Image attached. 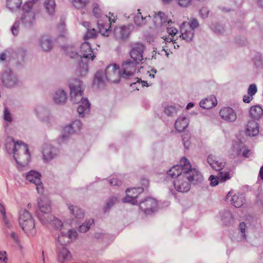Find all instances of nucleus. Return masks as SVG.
<instances>
[{"label": "nucleus", "mask_w": 263, "mask_h": 263, "mask_svg": "<svg viewBox=\"0 0 263 263\" xmlns=\"http://www.w3.org/2000/svg\"><path fill=\"white\" fill-rule=\"evenodd\" d=\"M71 101L73 104L80 103L77 111L80 116L83 117L89 111L90 104L87 99L83 97L84 86L82 81L78 79L69 82Z\"/></svg>", "instance_id": "f257e3e1"}, {"label": "nucleus", "mask_w": 263, "mask_h": 263, "mask_svg": "<svg viewBox=\"0 0 263 263\" xmlns=\"http://www.w3.org/2000/svg\"><path fill=\"white\" fill-rule=\"evenodd\" d=\"M185 170H186L185 169ZM203 180V177L200 172L196 168H193L190 171H185L184 173L178 176L174 181V186L179 192L184 193L188 192L191 187L190 182L194 183H200Z\"/></svg>", "instance_id": "f03ea898"}, {"label": "nucleus", "mask_w": 263, "mask_h": 263, "mask_svg": "<svg viewBox=\"0 0 263 263\" xmlns=\"http://www.w3.org/2000/svg\"><path fill=\"white\" fill-rule=\"evenodd\" d=\"M122 72L120 67L116 64H110L107 66L105 72L98 71L96 74L94 83L98 87L103 85L105 81L117 83L119 82Z\"/></svg>", "instance_id": "7ed1b4c3"}, {"label": "nucleus", "mask_w": 263, "mask_h": 263, "mask_svg": "<svg viewBox=\"0 0 263 263\" xmlns=\"http://www.w3.org/2000/svg\"><path fill=\"white\" fill-rule=\"evenodd\" d=\"M79 55V72L81 76H84L88 71V66L86 62L84 61L83 58H84L85 60L87 59L93 60L95 57L90 45L88 43L84 42L81 45Z\"/></svg>", "instance_id": "20e7f679"}, {"label": "nucleus", "mask_w": 263, "mask_h": 263, "mask_svg": "<svg viewBox=\"0 0 263 263\" xmlns=\"http://www.w3.org/2000/svg\"><path fill=\"white\" fill-rule=\"evenodd\" d=\"M13 157L16 162L23 166L27 165L30 160L28 145L20 141H16Z\"/></svg>", "instance_id": "39448f33"}, {"label": "nucleus", "mask_w": 263, "mask_h": 263, "mask_svg": "<svg viewBox=\"0 0 263 263\" xmlns=\"http://www.w3.org/2000/svg\"><path fill=\"white\" fill-rule=\"evenodd\" d=\"M38 2L39 0H32L23 5L22 23L24 27L30 28L34 24L35 16L34 12L32 10Z\"/></svg>", "instance_id": "423d86ee"}, {"label": "nucleus", "mask_w": 263, "mask_h": 263, "mask_svg": "<svg viewBox=\"0 0 263 263\" xmlns=\"http://www.w3.org/2000/svg\"><path fill=\"white\" fill-rule=\"evenodd\" d=\"M186 171H190L193 169L190 162L186 158H182L180 161V164L173 166L168 171V174L172 178L177 177L183 174Z\"/></svg>", "instance_id": "0eeeda50"}, {"label": "nucleus", "mask_w": 263, "mask_h": 263, "mask_svg": "<svg viewBox=\"0 0 263 263\" xmlns=\"http://www.w3.org/2000/svg\"><path fill=\"white\" fill-rule=\"evenodd\" d=\"M140 63L133 60H127L122 65L121 77L123 79H128L129 77L134 75L137 69V66Z\"/></svg>", "instance_id": "6e6552de"}, {"label": "nucleus", "mask_w": 263, "mask_h": 263, "mask_svg": "<svg viewBox=\"0 0 263 263\" xmlns=\"http://www.w3.org/2000/svg\"><path fill=\"white\" fill-rule=\"evenodd\" d=\"M158 206L157 201L151 197H147L139 202V208L146 214H151L154 212Z\"/></svg>", "instance_id": "1a4fd4ad"}, {"label": "nucleus", "mask_w": 263, "mask_h": 263, "mask_svg": "<svg viewBox=\"0 0 263 263\" xmlns=\"http://www.w3.org/2000/svg\"><path fill=\"white\" fill-rule=\"evenodd\" d=\"M0 79L3 85L8 88L14 86L18 82L17 78L9 69L6 70L1 74Z\"/></svg>", "instance_id": "9d476101"}, {"label": "nucleus", "mask_w": 263, "mask_h": 263, "mask_svg": "<svg viewBox=\"0 0 263 263\" xmlns=\"http://www.w3.org/2000/svg\"><path fill=\"white\" fill-rule=\"evenodd\" d=\"M77 236V232L74 230H69L67 233L61 232L58 237L55 245L65 246L67 243L75 239Z\"/></svg>", "instance_id": "9b49d317"}, {"label": "nucleus", "mask_w": 263, "mask_h": 263, "mask_svg": "<svg viewBox=\"0 0 263 263\" xmlns=\"http://www.w3.org/2000/svg\"><path fill=\"white\" fill-rule=\"evenodd\" d=\"M144 49L145 46L141 43H135L132 45L130 52L132 60L141 63L143 60V54Z\"/></svg>", "instance_id": "f8f14e48"}, {"label": "nucleus", "mask_w": 263, "mask_h": 263, "mask_svg": "<svg viewBox=\"0 0 263 263\" xmlns=\"http://www.w3.org/2000/svg\"><path fill=\"white\" fill-rule=\"evenodd\" d=\"M41 174L35 171H30L26 175V179L30 182L36 185V189L39 193L42 194L43 192V184L41 180Z\"/></svg>", "instance_id": "ddd939ff"}, {"label": "nucleus", "mask_w": 263, "mask_h": 263, "mask_svg": "<svg viewBox=\"0 0 263 263\" xmlns=\"http://www.w3.org/2000/svg\"><path fill=\"white\" fill-rule=\"evenodd\" d=\"M132 25L116 26L114 29V35L117 40H121L128 37L133 29Z\"/></svg>", "instance_id": "4468645a"}, {"label": "nucleus", "mask_w": 263, "mask_h": 263, "mask_svg": "<svg viewBox=\"0 0 263 263\" xmlns=\"http://www.w3.org/2000/svg\"><path fill=\"white\" fill-rule=\"evenodd\" d=\"M56 252L57 260L60 263H65L69 261L72 258L70 252L65 246H59L57 245Z\"/></svg>", "instance_id": "2eb2a0df"}, {"label": "nucleus", "mask_w": 263, "mask_h": 263, "mask_svg": "<svg viewBox=\"0 0 263 263\" xmlns=\"http://www.w3.org/2000/svg\"><path fill=\"white\" fill-rule=\"evenodd\" d=\"M58 149L50 145L44 146L42 150L43 160L45 162H48L53 159L56 158L59 155Z\"/></svg>", "instance_id": "dca6fc26"}, {"label": "nucleus", "mask_w": 263, "mask_h": 263, "mask_svg": "<svg viewBox=\"0 0 263 263\" xmlns=\"http://www.w3.org/2000/svg\"><path fill=\"white\" fill-rule=\"evenodd\" d=\"M221 118L227 122H234L237 119L235 111L231 107H226L221 108L219 111Z\"/></svg>", "instance_id": "f3484780"}, {"label": "nucleus", "mask_w": 263, "mask_h": 263, "mask_svg": "<svg viewBox=\"0 0 263 263\" xmlns=\"http://www.w3.org/2000/svg\"><path fill=\"white\" fill-rule=\"evenodd\" d=\"M231 197V202L235 208H238L241 207L245 203V197L242 194L236 193L233 194L232 191H230L226 198L228 199Z\"/></svg>", "instance_id": "a211bd4d"}, {"label": "nucleus", "mask_w": 263, "mask_h": 263, "mask_svg": "<svg viewBox=\"0 0 263 263\" xmlns=\"http://www.w3.org/2000/svg\"><path fill=\"white\" fill-rule=\"evenodd\" d=\"M20 226L28 236H34L35 234L34 221L32 218L24 222L23 224H20Z\"/></svg>", "instance_id": "6ab92c4d"}, {"label": "nucleus", "mask_w": 263, "mask_h": 263, "mask_svg": "<svg viewBox=\"0 0 263 263\" xmlns=\"http://www.w3.org/2000/svg\"><path fill=\"white\" fill-rule=\"evenodd\" d=\"M246 135L249 137H254L258 134V124L255 120H250L248 122L246 129Z\"/></svg>", "instance_id": "aec40b11"}, {"label": "nucleus", "mask_w": 263, "mask_h": 263, "mask_svg": "<svg viewBox=\"0 0 263 263\" xmlns=\"http://www.w3.org/2000/svg\"><path fill=\"white\" fill-rule=\"evenodd\" d=\"M154 22L158 24H161L165 26H170L172 23L171 19H168L166 14L161 11L154 14Z\"/></svg>", "instance_id": "412c9836"}, {"label": "nucleus", "mask_w": 263, "mask_h": 263, "mask_svg": "<svg viewBox=\"0 0 263 263\" xmlns=\"http://www.w3.org/2000/svg\"><path fill=\"white\" fill-rule=\"evenodd\" d=\"M39 211L36 212H51L50 201L46 197H43L38 200Z\"/></svg>", "instance_id": "4be33fe9"}, {"label": "nucleus", "mask_w": 263, "mask_h": 263, "mask_svg": "<svg viewBox=\"0 0 263 263\" xmlns=\"http://www.w3.org/2000/svg\"><path fill=\"white\" fill-rule=\"evenodd\" d=\"M181 35L180 37L187 42H190L192 40L194 36V31L191 27H186V22H183L181 26Z\"/></svg>", "instance_id": "5701e85b"}, {"label": "nucleus", "mask_w": 263, "mask_h": 263, "mask_svg": "<svg viewBox=\"0 0 263 263\" xmlns=\"http://www.w3.org/2000/svg\"><path fill=\"white\" fill-rule=\"evenodd\" d=\"M207 161L212 168L216 171H221L224 166V163L222 161L212 155H210L208 157Z\"/></svg>", "instance_id": "b1692460"}, {"label": "nucleus", "mask_w": 263, "mask_h": 263, "mask_svg": "<svg viewBox=\"0 0 263 263\" xmlns=\"http://www.w3.org/2000/svg\"><path fill=\"white\" fill-rule=\"evenodd\" d=\"M98 33L102 35L108 36L111 32V25L108 22L104 23L102 20H99L97 23Z\"/></svg>", "instance_id": "393cba45"}, {"label": "nucleus", "mask_w": 263, "mask_h": 263, "mask_svg": "<svg viewBox=\"0 0 263 263\" xmlns=\"http://www.w3.org/2000/svg\"><path fill=\"white\" fill-rule=\"evenodd\" d=\"M217 104V99L214 96H211L200 102V106L204 109H210L216 106Z\"/></svg>", "instance_id": "a878e982"}, {"label": "nucleus", "mask_w": 263, "mask_h": 263, "mask_svg": "<svg viewBox=\"0 0 263 263\" xmlns=\"http://www.w3.org/2000/svg\"><path fill=\"white\" fill-rule=\"evenodd\" d=\"M189 119L185 117L178 118L175 123V127L178 132L183 131L188 126Z\"/></svg>", "instance_id": "bb28decb"}, {"label": "nucleus", "mask_w": 263, "mask_h": 263, "mask_svg": "<svg viewBox=\"0 0 263 263\" xmlns=\"http://www.w3.org/2000/svg\"><path fill=\"white\" fill-rule=\"evenodd\" d=\"M263 110L259 105L253 106L250 109V117L255 120H259L262 117Z\"/></svg>", "instance_id": "cd10ccee"}, {"label": "nucleus", "mask_w": 263, "mask_h": 263, "mask_svg": "<svg viewBox=\"0 0 263 263\" xmlns=\"http://www.w3.org/2000/svg\"><path fill=\"white\" fill-rule=\"evenodd\" d=\"M67 100V94L63 90L57 91L53 97L54 102L58 104H63Z\"/></svg>", "instance_id": "c85d7f7f"}, {"label": "nucleus", "mask_w": 263, "mask_h": 263, "mask_svg": "<svg viewBox=\"0 0 263 263\" xmlns=\"http://www.w3.org/2000/svg\"><path fill=\"white\" fill-rule=\"evenodd\" d=\"M36 216L39 220L43 224H46L54 218V216L51 214V212H36Z\"/></svg>", "instance_id": "c756f323"}, {"label": "nucleus", "mask_w": 263, "mask_h": 263, "mask_svg": "<svg viewBox=\"0 0 263 263\" xmlns=\"http://www.w3.org/2000/svg\"><path fill=\"white\" fill-rule=\"evenodd\" d=\"M64 50L66 54L68 56H69L71 59H76L78 60V62L79 63V60H80V55L74 46L72 45L66 46Z\"/></svg>", "instance_id": "7c9ffc66"}, {"label": "nucleus", "mask_w": 263, "mask_h": 263, "mask_svg": "<svg viewBox=\"0 0 263 263\" xmlns=\"http://www.w3.org/2000/svg\"><path fill=\"white\" fill-rule=\"evenodd\" d=\"M40 46L43 51H49L52 48V41L48 36H43L40 40Z\"/></svg>", "instance_id": "2f4dec72"}, {"label": "nucleus", "mask_w": 263, "mask_h": 263, "mask_svg": "<svg viewBox=\"0 0 263 263\" xmlns=\"http://www.w3.org/2000/svg\"><path fill=\"white\" fill-rule=\"evenodd\" d=\"M22 0H7V8L11 11H15L20 9Z\"/></svg>", "instance_id": "473e14b6"}, {"label": "nucleus", "mask_w": 263, "mask_h": 263, "mask_svg": "<svg viewBox=\"0 0 263 263\" xmlns=\"http://www.w3.org/2000/svg\"><path fill=\"white\" fill-rule=\"evenodd\" d=\"M221 220L226 225L231 224L234 221L233 216L229 211H224L220 214Z\"/></svg>", "instance_id": "72a5a7b5"}, {"label": "nucleus", "mask_w": 263, "mask_h": 263, "mask_svg": "<svg viewBox=\"0 0 263 263\" xmlns=\"http://www.w3.org/2000/svg\"><path fill=\"white\" fill-rule=\"evenodd\" d=\"M46 12L50 15H53L55 12V0H45L44 3Z\"/></svg>", "instance_id": "f704fd0d"}, {"label": "nucleus", "mask_w": 263, "mask_h": 263, "mask_svg": "<svg viewBox=\"0 0 263 263\" xmlns=\"http://www.w3.org/2000/svg\"><path fill=\"white\" fill-rule=\"evenodd\" d=\"M151 16H146L144 17L142 15L141 13L139 12L134 18L135 23L138 26H141L146 24L147 18H150Z\"/></svg>", "instance_id": "c9c22d12"}, {"label": "nucleus", "mask_w": 263, "mask_h": 263, "mask_svg": "<svg viewBox=\"0 0 263 263\" xmlns=\"http://www.w3.org/2000/svg\"><path fill=\"white\" fill-rule=\"evenodd\" d=\"M243 149V147L239 143H235L232 147L231 153L230 154L231 158H235L236 156L240 155Z\"/></svg>", "instance_id": "e433bc0d"}, {"label": "nucleus", "mask_w": 263, "mask_h": 263, "mask_svg": "<svg viewBox=\"0 0 263 263\" xmlns=\"http://www.w3.org/2000/svg\"><path fill=\"white\" fill-rule=\"evenodd\" d=\"M70 210V213L76 218H82L84 217V213L82 209L77 206L73 205H70L68 206Z\"/></svg>", "instance_id": "4c0bfd02"}, {"label": "nucleus", "mask_w": 263, "mask_h": 263, "mask_svg": "<svg viewBox=\"0 0 263 263\" xmlns=\"http://www.w3.org/2000/svg\"><path fill=\"white\" fill-rule=\"evenodd\" d=\"M30 213L26 210H22L20 212L19 223L23 224L24 222L32 218Z\"/></svg>", "instance_id": "58836bf2"}, {"label": "nucleus", "mask_w": 263, "mask_h": 263, "mask_svg": "<svg viewBox=\"0 0 263 263\" xmlns=\"http://www.w3.org/2000/svg\"><path fill=\"white\" fill-rule=\"evenodd\" d=\"M16 145V141H15L12 138H8L5 144L6 149L9 154H14V147Z\"/></svg>", "instance_id": "ea45409f"}, {"label": "nucleus", "mask_w": 263, "mask_h": 263, "mask_svg": "<svg viewBox=\"0 0 263 263\" xmlns=\"http://www.w3.org/2000/svg\"><path fill=\"white\" fill-rule=\"evenodd\" d=\"M89 2V0H72V5L77 9L84 8Z\"/></svg>", "instance_id": "a19ab883"}, {"label": "nucleus", "mask_w": 263, "mask_h": 263, "mask_svg": "<svg viewBox=\"0 0 263 263\" xmlns=\"http://www.w3.org/2000/svg\"><path fill=\"white\" fill-rule=\"evenodd\" d=\"M93 223V219H89L86 221L79 227V231L81 233H85L89 230L90 226Z\"/></svg>", "instance_id": "79ce46f5"}, {"label": "nucleus", "mask_w": 263, "mask_h": 263, "mask_svg": "<svg viewBox=\"0 0 263 263\" xmlns=\"http://www.w3.org/2000/svg\"><path fill=\"white\" fill-rule=\"evenodd\" d=\"M117 201V198L115 197H112L109 198L105 205L104 207V211L105 212H107L110 210V209L115 204V203Z\"/></svg>", "instance_id": "37998d69"}, {"label": "nucleus", "mask_w": 263, "mask_h": 263, "mask_svg": "<svg viewBox=\"0 0 263 263\" xmlns=\"http://www.w3.org/2000/svg\"><path fill=\"white\" fill-rule=\"evenodd\" d=\"M98 33V31L95 28H91V27L87 28V32L84 36V38L85 39L93 38L95 37Z\"/></svg>", "instance_id": "c03bdc74"}, {"label": "nucleus", "mask_w": 263, "mask_h": 263, "mask_svg": "<svg viewBox=\"0 0 263 263\" xmlns=\"http://www.w3.org/2000/svg\"><path fill=\"white\" fill-rule=\"evenodd\" d=\"M137 198V196L127 195L122 199V201L123 202L130 203L132 204L136 205L138 203Z\"/></svg>", "instance_id": "a18cd8bd"}, {"label": "nucleus", "mask_w": 263, "mask_h": 263, "mask_svg": "<svg viewBox=\"0 0 263 263\" xmlns=\"http://www.w3.org/2000/svg\"><path fill=\"white\" fill-rule=\"evenodd\" d=\"M35 111L40 118L42 120H44V116L48 115V112L45 108L42 107H38L35 108Z\"/></svg>", "instance_id": "49530a36"}, {"label": "nucleus", "mask_w": 263, "mask_h": 263, "mask_svg": "<svg viewBox=\"0 0 263 263\" xmlns=\"http://www.w3.org/2000/svg\"><path fill=\"white\" fill-rule=\"evenodd\" d=\"M164 112L166 115L172 116L177 113V108L174 106H168L165 107Z\"/></svg>", "instance_id": "de8ad7c7"}, {"label": "nucleus", "mask_w": 263, "mask_h": 263, "mask_svg": "<svg viewBox=\"0 0 263 263\" xmlns=\"http://www.w3.org/2000/svg\"><path fill=\"white\" fill-rule=\"evenodd\" d=\"M199 26V24L197 20L195 18H192L189 23H186V27H191L193 31L197 28Z\"/></svg>", "instance_id": "09e8293b"}, {"label": "nucleus", "mask_w": 263, "mask_h": 263, "mask_svg": "<svg viewBox=\"0 0 263 263\" xmlns=\"http://www.w3.org/2000/svg\"><path fill=\"white\" fill-rule=\"evenodd\" d=\"M50 224H51L55 229H60L63 226V223L60 220L55 217L54 216V218L49 222Z\"/></svg>", "instance_id": "8fccbe9b"}, {"label": "nucleus", "mask_w": 263, "mask_h": 263, "mask_svg": "<svg viewBox=\"0 0 263 263\" xmlns=\"http://www.w3.org/2000/svg\"><path fill=\"white\" fill-rule=\"evenodd\" d=\"M70 125L71 126L72 129H73V131L74 133L79 131L82 126V122L80 120H76Z\"/></svg>", "instance_id": "3c124183"}, {"label": "nucleus", "mask_w": 263, "mask_h": 263, "mask_svg": "<svg viewBox=\"0 0 263 263\" xmlns=\"http://www.w3.org/2000/svg\"><path fill=\"white\" fill-rule=\"evenodd\" d=\"M218 178L219 180L222 182L226 181L230 178V173L228 172H220L218 174Z\"/></svg>", "instance_id": "603ef678"}, {"label": "nucleus", "mask_w": 263, "mask_h": 263, "mask_svg": "<svg viewBox=\"0 0 263 263\" xmlns=\"http://www.w3.org/2000/svg\"><path fill=\"white\" fill-rule=\"evenodd\" d=\"M64 134H62V137L63 139H65L68 136L66 135V133L68 134H71L74 133L73 131V129H72L71 126L70 124L66 126L63 129Z\"/></svg>", "instance_id": "864d4df0"}, {"label": "nucleus", "mask_w": 263, "mask_h": 263, "mask_svg": "<svg viewBox=\"0 0 263 263\" xmlns=\"http://www.w3.org/2000/svg\"><path fill=\"white\" fill-rule=\"evenodd\" d=\"M182 142L184 147L186 149H189L191 145V142L188 134H184L182 136Z\"/></svg>", "instance_id": "5fc2aeb1"}, {"label": "nucleus", "mask_w": 263, "mask_h": 263, "mask_svg": "<svg viewBox=\"0 0 263 263\" xmlns=\"http://www.w3.org/2000/svg\"><path fill=\"white\" fill-rule=\"evenodd\" d=\"M93 14L96 18H100L101 17L102 13L99 7L98 4H95L93 5V8L92 10Z\"/></svg>", "instance_id": "6e6d98bb"}, {"label": "nucleus", "mask_w": 263, "mask_h": 263, "mask_svg": "<svg viewBox=\"0 0 263 263\" xmlns=\"http://www.w3.org/2000/svg\"><path fill=\"white\" fill-rule=\"evenodd\" d=\"M17 58H20L22 60H23L26 55V50L23 48H18L15 52Z\"/></svg>", "instance_id": "4d7b16f0"}, {"label": "nucleus", "mask_w": 263, "mask_h": 263, "mask_svg": "<svg viewBox=\"0 0 263 263\" xmlns=\"http://www.w3.org/2000/svg\"><path fill=\"white\" fill-rule=\"evenodd\" d=\"M209 9L206 7H202L199 10V13L202 18H206L209 13Z\"/></svg>", "instance_id": "13d9d810"}, {"label": "nucleus", "mask_w": 263, "mask_h": 263, "mask_svg": "<svg viewBox=\"0 0 263 263\" xmlns=\"http://www.w3.org/2000/svg\"><path fill=\"white\" fill-rule=\"evenodd\" d=\"M218 176H215L214 175H211L209 177V180L210 181V184L212 186H215L219 183Z\"/></svg>", "instance_id": "bf43d9fd"}, {"label": "nucleus", "mask_w": 263, "mask_h": 263, "mask_svg": "<svg viewBox=\"0 0 263 263\" xmlns=\"http://www.w3.org/2000/svg\"><path fill=\"white\" fill-rule=\"evenodd\" d=\"M193 0H178V3L180 7H187L191 5Z\"/></svg>", "instance_id": "052dcab7"}, {"label": "nucleus", "mask_w": 263, "mask_h": 263, "mask_svg": "<svg viewBox=\"0 0 263 263\" xmlns=\"http://www.w3.org/2000/svg\"><path fill=\"white\" fill-rule=\"evenodd\" d=\"M257 91L256 85L255 84H251L248 89V93L254 96Z\"/></svg>", "instance_id": "680f3d73"}, {"label": "nucleus", "mask_w": 263, "mask_h": 263, "mask_svg": "<svg viewBox=\"0 0 263 263\" xmlns=\"http://www.w3.org/2000/svg\"><path fill=\"white\" fill-rule=\"evenodd\" d=\"M20 24V23L19 21H16L11 28V32L12 34L15 36L17 35L18 33V27Z\"/></svg>", "instance_id": "e2e57ef3"}, {"label": "nucleus", "mask_w": 263, "mask_h": 263, "mask_svg": "<svg viewBox=\"0 0 263 263\" xmlns=\"http://www.w3.org/2000/svg\"><path fill=\"white\" fill-rule=\"evenodd\" d=\"M239 230L241 233L242 239L245 240L246 239V236L245 235V229H246V224L245 222H242L240 223L239 226Z\"/></svg>", "instance_id": "0e129e2a"}, {"label": "nucleus", "mask_w": 263, "mask_h": 263, "mask_svg": "<svg viewBox=\"0 0 263 263\" xmlns=\"http://www.w3.org/2000/svg\"><path fill=\"white\" fill-rule=\"evenodd\" d=\"M4 119L6 121L11 122L12 121L11 114L7 108H5V110L4 111Z\"/></svg>", "instance_id": "69168bd1"}, {"label": "nucleus", "mask_w": 263, "mask_h": 263, "mask_svg": "<svg viewBox=\"0 0 263 263\" xmlns=\"http://www.w3.org/2000/svg\"><path fill=\"white\" fill-rule=\"evenodd\" d=\"M109 183L111 185L119 186L121 185L122 181L116 178H112L109 180Z\"/></svg>", "instance_id": "338daca9"}, {"label": "nucleus", "mask_w": 263, "mask_h": 263, "mask_svg": "<svg viewBox=\"0 0 263 263\" xmlns=\"http://www.w3.org/2000/svg\"><path fill=\"white\" fill-rule=\"evenodd\" d=\"M169 26H167V32L168 34L171 35V36L173 37L177 34L178 32V30L175 28H169Z\"/></svg>", "instance_id": "774afa93"}]
</instances>
